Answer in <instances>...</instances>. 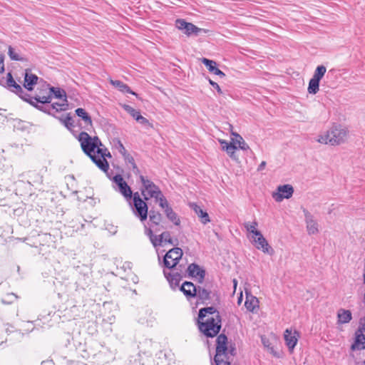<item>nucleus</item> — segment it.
Here are the masks:
<instances>
[{
  "instance_id": "nucleus-1",
  "label": "nucleus",
  "mask_w": 365,
  "mask_h": 365,
  "mask_svg": "<svg viewBox=\"0 0 365 365\" xmlns=\"http://www.w3.org/2000/svg\"><path fill=\"white\" fill-rule=\"evenodd\" d=\"M78 141L86 155L104 173H108L109 164L106 158H111L108 150L102 144L98 137H91L86 132H81L78 135Z\"/></svg>"
},
{
  "instance_id": "nucleus-2",
  "label": "nucleus",
  "mask_w": 365,
  "mask_h": 365,
  "mask_svg": "<svg viewBox=\"0 0 365 365\" xmlns=\"http://www.w3.org/2000/svg\"><path fill=\"white\" fill-rule=\"evenodd\" d=\"M349 131L344 126L334 123L331 127L319 134L315 140L321 144L330 145L332 146L344 143L347 137Z\"/></svg>"
},
{
  "instance_id": "nucleus-3",
  "label": "nucleus",
  "mask_w": 365,
  "mask_h": 365,
  "mask_svg": "<svg viewBox=\"0 0 365 365\" xmlns=\"http://www.w3.org/2000/svg\"><path fill=\"white\" fill-rule=\"evenodd\" d=\"M234 349L227 346V338L224 334H220L216 339V354L214 361L216 365H230Z\"/></svg>"
},
{
  "instance_id": "nucleus-4",
  "label": "nucleus",
  "mask_w": 365,
  "mask_h": 365,
  "mask_svg": "<svg viewBox=\"0 0 365 365\" xmlns=\"http://www.w3.org/2000/svg\"><path fill=\"white\" fill-rule=\"evenodd\" d=\"M138 175L143 185L141 192L145 200L154 198L156 202L160 203L161 200L166 199L158 185L145 176L140 174Z\"/></svg>"
},
{
  "instance_id": "nucleus-5",
  "label": "nucleus",
  "mask_w": 365,
  "mask_h": 365,
  "mask_svg": "<svg viewBox=\"0 0 365 365\" xmlns=\"http://www.w3.org/2000/svg\"><path fill=\"white\" fill-rule=\"evenodd\" d=\"M199 329L207 337L216 336L221 329V319L206 318L200 320L198 318Z\"/></svg>"
},
{
  "instance_id": "nucleus-6",
  "label": "nucleus",
  "mask_w": 365,
  "mask_h": 365,
  "mask_svg": "<svg viewBox=\"0 0 365 365\" xmlns=\"http://www.w3.org/2000/svg\"><path fill=\"white\" fill-rule=\"evenodd\" d=\"M133 205L132 210L133 215L138 217L140 222H143L148 218V207L146 202L141 199L138 192H135L133 197Z\"/></svg>"
},
{
  "instance_id": "nucleus-7",
  "label": "nucleus",
  "mask_w": 365,
  "mask_h": 365,
  "mask_svg": "<svg viewBox=\"0 0 365 365\" xmlns=\"http://www.w3.org/2000/svg\"><path fill=\"white\" fill-rule=\"evenodd\" d=\"M182 256V250L179 247L170 250L165 255L163 265L170 269L174 268Z\"/></svg>"
},
{
  "instance_id": "nucleus-8",
  "label": "nucleus",
  "mask_w": 365,
  "mask_h": 365,
  "mask_svg": "<svg viewBox=\"0 0 365 365\" xmlns=\"http://www.w3.org/2000/svg\"><path fill=\"white\" fill-rule=\"evenodd\" d=\"M5 83V86L9 90L17 94L21 98L24 99V101H28L27 97H29V96L27 93H24L21 86L14 81L11 73H7Z\"/></svg>"
},
{
  "instance_id": "nucleus-9",
  "label": "nucleus",
  "mask_w": 365,
  "mask_h": 365,
  "mask_svg": "<svg viewBox=\"0 0 365 365\" xmlns=\"http://www.w3.org/2000/svg\"><path fill=\"white\" fill-rule=\"evenodd\" d=\"M294 193V188L291 185L287 184L279 185L277 188V192H273L272 197L277 202H281L284 199H289Z\"/></svg>"
},
{
  "instance_id": "nucleus-10",
  "label": "nucleus",
  "mask_w": 365,
  "mask_h": 365,
  "mask_svg": "<svg viewBox=\"0 0 365 365\" xmlns=\"http://www.w3.org/2000/svg\"><path fill=\"white\" fill-rule=\"evenodd\" d=\"M303 212L307 233L309 235L317 234L319 232V224L314 215L306 209H303Z\"/></svg>"
},
{
  "instance_id": "nucleus-11",
  "label": "nucleus",
  "mask_w": 365,
  "mask_h": 365,
  "mask_svg": "<svg viewBox=\"0 0 365 365\" xmlns=\"http://www.w3.org/2000/svg\"><path fill=\"white\" fill-rule=\"evenodd\" d=\"M113 182L118 186V191L124 196L126 200H130L132 198V190L120 175H116L113 178Z\"/></svg>"
},
{
  "instance_id": "nucleus-12",
  "label": "nucleus",
  "mask_w": 365,
  "mask_h": 365,
  "mask_svg": "<svg viewBox=\"0 0 365 365\" xmlns=\"http://www.w3.org/2000/svg\"><path fill=\"white\" fill-rule=\"evenodd\" d=\"M175 26L179 30H184V32L187 36H190L192 34L197 35L198 33L202 31L201 29L197 27L193 24L188 23L181 19L176 20Z\"/></svg>"
},
{
  "instance_id": "nucleus-13",
  "label": "nucleus",
  "mask_w": 365,
  "mask_h": 365,
  "mask_svg": "<svg viewBox=\"0 0 365 365\" xmlns=\"http://www.w3.org/2000/svg\"><path fill=\"white\" fill-rule=\"evenodd\" d=\"M252 239L253 243L257 250H262L264 253L269 255L273 254V249L269 246L261 232L256 236H252Z\"/></svg>"
},
{
  "instance_id": "nucleus-14",
  "label": "nucleus",
  "mask_w": 365,
  "mask_h": 365,
  "mask_svg": "<svg viewBox=\"0 0 365 365\" xmlns=\"http://www.w3.org/2000/svg\"><path fill=\"white\" fill-rule=\"evenodd\" d=\"M299 334L296 330L287 329L284 333V339L285 344L287 346L289 350L292 351L297 345Z\"/></svg>"
},
{
  "instance_id": "nucleus-15",
  "label": "nucleus",
  "mask_w": 365,
  "mask_h": 365,
  "mask_svg": "<svg viewBox=\"0 0 365 365\" xmlns=\"http://www.w3.org/2000/svg\"><path fill=\"white\" fill-rule=\"evenodd\" d=\"M159 206L164 210L167 217L173 222L175 225H179L180 223V218L177 214L173 211L172 207L169 205L167 199L161 200Z\"/></svg>"
},
{
  "instance_id": "nucleus-16",
  "label": "nucleus",
  "mask_w": 365,
  "mask_h": 365,
  "mask_svg": "<svg viewBox=\"0 0 365 365\" xmlns=\"http://www.w3.org/2000/svg\"><path fill=\"white\" fill-rule=\"evenodd\" d=\"M189 276L195 277L200 282H202L205 278V272L200 267L195 263L190 264L187 267Z\"/></svg>"
},
{
  "instance_id": "nucleus-17",
  "label": "nucleus",
  "mask_w": 365,
  "mask_h": 365,
  "mask_svg": "<svg viewBox=\"0 0 365 365\" xmlns=\"http://www.w3.org/2000/svg\"><path fill=\"white\" fill-rule=\"evenodd\" d=\"M198 318L203 320L206 318L221 319L219 312L213 307L202 308L199 311Z\"/></svg>"
},
{
  "instance_id": "nucleus-18",
  "label": "nucleus",
  "mask_w": 365,
  "mask_h": 365,
  "mask_svg": "<svg viewBox=\"0 0 365 365\" xmlns=\"http://www.w3.org/2000/svg\"><path fill=\"white\" fill-rule=\"evenodd\" d=\"M155 241L154 247L164 246L167 243L173 245V241L171 237L170 233L168 231L163 232L160 235H157V237H153Z\"/></svg>"
},
{
  "instance_id": "nucleus-19",
  "label": "nucleus",
  "mask_w": 365,
  "mask_h": 365,
  "mask_svg": "<svg viewBox=\"0 0 365 365\" xmlns=\"http://www.w3.org/2000/svg\"><path fill=\"white\" fill-rule=\"evenodd\" d=\"M155 318L153 314V312L150 309H143L139 312L138 322L142 324H151Z\"/></svg>"
},
{
  "instance_id": "nucleus-20",
  "label": "nucleus",
  "mask_w": 365,
  "mask_h": 365,
  "mask_svg": "<svg viewBox=\"0 0 365 365\" xmlns=\"http://www.w3.org/2000/svg\"><path fill=\"white\" fill-rule=\"evenodd\" d=\"M197 289V287L190 282H185L180 288L187 299L196 297Z\"/></svg>"
},
{
  "instance_id": "nucleus-21",
  "label": "nucleus",
  "mask_w": 365,
  "mask_h": 365,
  "mask_svg": "<svg viewBox=\"0 0 365 365\" xmlns=\"http://www.w3.org/2000/svg\"><path fill=\"white\" fill-rule=\"evenodd\" d=\"M163 274L168 281L171 289H175L179 286L181 275L178 272L171 273V272L166 270H163Z\"/></svg>"
},
{
  "instance_id": "nucleus-22",
  "label": "nucleus",
  "mask_w": 365,
  "mask_h": 365,
  "mask_svg": "<svg viewBox=\"0 0 365 365\" xmlns=\"http://www.w3.org/2000/svg\"><path fill=\"white\" fill-rule=\"evenodd\" d=\"M37 81V76L33 74L31 71L26 70L24 83L25 88L30 91H32L34 89V86L36 84Z\"/></svg>"
},
{
  "instance_id": "nucleus-23",
  "label": "nucleus",
  "mask_w": 365,
  "mask_h": 365,
  "mask_svg": "<svg viewBox=\"0 0 365 365\" xmlns=\"http://www.w3.org/2000/svg\"><path fill=\"white\" fill-rule=\"evenodd\" d=\"M202 63L207 67V68L209 70L210 72H211L217 76H219L221 78H223L225 76V74L221 70H220L218 68H217V66H216L217 63L215 61H214L212 60L207 59L206 58H202Z\"/></svg>"
},
{
  "instance_id": "nucleus-24",
  "label": "nucleus",
  "mask_w": 365,
  "mask_h": 365,
  "mask_svg": "<svg viewBox=\"0 0 365 365\" xmlns=\"http://www.w3.org/2000/svg\"><path fill=\"white\" fill-rule=\"evenodd\" d=\"M352 349H365V336L362 329H358L355 333V341L351 346Z\"/></svg>"
},
{
  "instance_id": "nucleus-25",
  "label": "nucleus",
  "mask_w": 365,
  "mask_h": 365,
  "mask_svg": "<svg viewBox=\"0 0 365 365\" xmlns=\"http://www.w3.org/2000/svg\"><path fill=\"white\" fill-rule=\"evenodd\" d=\"M51 101V97L50 96H42V97H35V98H30L26 101L27 102H29V103L34 107L37 108L38 109L46 112V110L43 109L42 106H38L37 103H41L42 104L48 103Z\"/></svg>"
},
{
  "instance_id": "nucleus-26",
  "label": "nucleus",
  "mask_w": 365,
  "mask_h": 365,
  "mask_svg": "<svg viewBox=\"0 0 365 365\" xmlns=\"http://www.w3.org/2000/svg\"><path fill=\"white\" fill-rule=\"evenodd\" d=\"M190 206L195 211V214L200 218V221L202 224H207L210 221L207 212L204 211L201 207L195 203H191Z\"/></svg>"
},
{
  "instance_id": "nucleus-27",
  "label": "nucleus",
  "mask_w": 365,
  "mask_h": 365,
  "mask_svg": "<svg viewBox=\"0 0 365 365\" xmlns=\"http://www.w3.org/2000/svg\"><path fill=\"white\" fill-rule=\"evenodd\" d=\"M121 155L123 157L125 163L133 170V173L135 175H140V170L137 167L133 156L128 153L127 150L125 152V154H122Z\"/></svg>"
},
{
  "instance_id": "nucleus-28",
  "label": "nucleus",
  "mask_w": 365,
  "mask_h": 365,
  "mask_svg": "<svg viewBox=\"0 0 365 365\" xmlns=\"http://www.w3.org/2000/svg\"><path fill=\"white\" fill-rule=\"evenodd\" d=\"M110 83L122 93H128L136 96V93L132 91L128 85L120 81L110 79Z\"/></svg>"
},
{
  "instance_id": "nucleus-29",
  "label": "nucleus",
  "mask_w": 365,
  "mask_h": 365,
  "mask_svg": "<svg viewBox=\"0 0 365 365\" xmlns=\"http://www.w3.org/2000/svg\"><path fill=\"white\" fill-rule=\"evenodd\" d=\"M338 323L346 324L349 323L351 319V312L349 310L341 309L337 314Z\"/></svg>"
},
{
  "instance_id": "nucleus-30",
  "label": "nucleus",
  "mask_w": 365,
  "mask_h": 365,
  "mask_svg": "<svg viewBox=\"0 0 365 365\" xmlns=\"http://www.w3.org/2000/svg\"><path fill=\"white\" fill-rule=\"evenodd\" d=\"M258 304L259 302L257 297L247 294L245 306L248 311L254 312L255 308L258 307Z\"/></svg>"
},
{
  "instance_id": "nucleus-31",
  "label": "nucleus",
  "mask_w": 365,
  "mask_h": 365,
  "mask_svg": "<svg viewBox=\"0 0 365 365\" xmlns=\"http://www.w3.org/2000/svg\"><path fill=\"white\" fill-rule=\"evenodd\" d=\"M75 112L78 117L82 118L86 125H92L91 118L83 108H78L75 110Z\"/></svg>"
},
{
  "instance_id": "nucleus-32",
  "label": "nucleus",
  "mask_w": 365,
  "mask_h": 365,
  "mask_svg": "<svg viewBox=\"0 0 365 365\" xmlns=\"http://www.w3.org/2000/svg\"><path fill=\"white\" fill-rule=\"evenodd\" d=\"M257 226L258 223L256 220H254L252 222H245L244 223V227L246 229V230L248 232L253 234L254 236H256L257 235L260 233V232L257 229Z\"/></svg>"
},
{
  "instance_id": "nucleus-33",
  "label": "nucleus",
  "mask_w": 365,
  "mask_h": 365,
  "mask_svg": "<svg viewBox=\"0 0 365 365\" xmlns=\"http://www.w3.org/2000/svg\"><path fill=\"white\" fill-rule=\"evenodd\" d=\"M8 55L11 60L12 61H24L25 58L22 55H21L14 48L9 46L8 48Z\"/></svg>"
},
{
  "instance_id": "nucleus-34",
  "label": "nucleus",
  "mask_w": 365,
  "mask_h": 365,
  "mask_svg": "<svg viewBox=\"0 0 365 365\" xmlns=\"http://www.w3.org/2000/svg\"><path fill=\"white\" fill-rule=\"evenodd\" d=\"M326 71H327V68L324 66H323V65L318 66L314 71L312 78L320 81L321 79L324 76Z\"/></svg>"
},
{
  "instance_id": "nucleus-35",
  "label": "nucleus",
  "mask_w": 365,
  "mask_h": 365,
  "mask_svg": "<svg viewBox=\"0 0 365 365\" xmlns=\"http://www.w3.org/2000/svg\"><path fill=\"white\" fill-rule=\"evenodd\" d=\"M319 82L317 80L311 78L309 82L308 92L311 94H316L319 90Z\"/></svg>"
},
{
  "instance_id": "nucleus-36",
  "label": "nucleus",
  "mask_w": 365,
  "mask_h": 365,
  "mask_svg": "<svg viewBox=\"0 0 365 365\" xmlns=\"http://www.w3.org/2000/svg\"><path fill=\"white\" fill-rule=\"evenodd\" d=\"M50 91L51 93H53L54 96L56 98H58L63 101H67L66 94L63 90L58 88L51 87L50 88Z\"/></svg>"
},
{
  "instance_id": "nucleus-37",
  "label": "nucleus",
  "mask_w": 365,
  "mask_h": 365,
  "mask_svg": "<svg viewBox=\"0 0 365 365\" xmlns=\"http://www.w3.org/2000/svg\"><path fill=\"white\" fill-rule=\"evenodd\" d=\"M113 148L116 150L120 155L125 154V148L119 138H114L112 141Z\"/></svg>"
},
{
  "instance_id": "nucleus-38",
  "label": "nucleus",
  "mask_w": 365,
  "mask_h": 365,
  "mask_svg": "<svg viewBox=\"0 0 365 365\" xmlns=\"http://www.w3.org/2000/svg\"><path fill=\"white\" fill-rule=\"evenodd\" d=\"M210 291L205 289V288H202L200 287H197L196 297H197L199 298V299H200L202 301L208 300L210 299Z\"/></svg>"
},
{
  "instance_id": "nucleus-39",
  "label": "nucleus",
  "mask_w": 365,
  "mask_h": 365,
  "mask_svg": "<svg viewBox=\"0 0 365 365\" xmlns=\"http://www.w3.org/2000/svg\"><path fill=\"white\" fill-rule=\"evenodd\" d=\"M149 218H150V222L153 224H155L157 225H159L160 222H161L162 215H161V214H160L158 212L150 210V213H149Z\"/></svg>"
},
{
  "instance_id": "nucleus-40",
  "label": "nucleus",
  "mask_w": 365,
  "mask_h": 365,
  "mask_svg": "<svg viewBox=\"0 0 365 365\" xmlns=\"http://www.w3.org/2000/svg\"><path fill=\"white\" fill-rule=\"evenodd\" d=\"M51 107L53 109H55L56 111H62L68 109V105L67 101H61V103H53L51 104Z\"/></svg>"
},
{
  "instance_id": "nucleus-41",
  "label": "nucleus",
  "mask_w": 365,
  "mask_h": 365,
  "mask_svg": "<svg viewBox=\"0 0 365 365\" xmlns=\"http://www.w3.org/2000/svg\"><path fill=\"white\" fill-rule=\"evenodd\" d=\"M60 120L69 130L74 127V121L69 114H68L64 118H60Z\"/></svg>"
},
{
  "instance_id": "nucleus-42",
  "label": "nucleus",
  "mask_w": 365,
  "mask_h": 365,
  "mask_svg": "<svg viewBox=\"0 0 365 365\" xmlns=\"http://www.w3.org/2000/svg\"><path fill=\"white\" fill-rule=\"evenodd\" d=\"M234 135L237 138L236 143H238L240 149L244 150L249 149L248 145L245 142L243 138L240 135H238V134H234Z\"/></svg>"
},
{
  "instance_id": "nucleus-43",
  "label": "nucleus",
  "mask_w": 365,
  "mask_h": 365,
  "mask_svg": "<svg viewBox=\"0 0 365 365\" xmlns=\"http://www.w3.org/2000/svg\"><path fill=\"white\" fill-rule=\"evenodd\" d=\"M124 110L128 113L132 117H133L135 119H136V115H138L140 114V112L136 110L135 108L131 107L129 105H123Z\"/></svg>"
},
{
  "instance_id": "nucleus-44",
  "label": "nucleus",
  "mask_w": 365,
  "mask_h": 365,
  "mask_svg": "<svg viewBox=\"0 0 365 365\" xmlns=\"http://www.w3.org/2000/svg\"><path fill=\"white\" fill-rule=\"evenodd\" d=\"M237 149V147L235 145H230V148L225 150L227 153L229 155V156L232 159H236L235 156V150Z\"/></svg>"
},
{
  "instance_id": "nucleus-45",
  "label": "nucleus",
  "mask_w": 365,
  "mask_h": 365,
  "mask_svg": "<svg viewBox=\"0 0 365 365\" xmlns=\"http://www.w3.org/2000/svg\"><path fill=\"white\" fill-rule=\"evenodd\" d=\"M138 123H140V124L142 125H148L149 124V121L148 119H146L145 118H144L143 116H142L140 115V113L138 115H136V119H135Z\"/></svg>"
},
{
  "instance_id": "nucleus-46",
  "label": "nucleus",
  "mask_w": 365,
  "mask_h": 365,
  "mask_svg": "<svg viewBox=\"0 0 365 365\" xmlns=\"http://www.w3.org/2000/svg\"><path fill=\"white\" fill-rule=\"evenodd\" d=\"M219 142L222 145V149L225 151L227 150L230 148V145H233L232 143H229L225 140H220Z\"/></svg>"
},
{
  "instance_id": "nucleus-47",
  "label": "nucleus",
  "mask_w": 365,
  "mask_h": 365,
  "mask_svg": "<svg viewBox=\"0 0 365 365\" xmlns=\"http://www.w3.org/2000/svg\"><path fill=\"white\" fill-rule=\"evenodd\" d=\"M219 142L222 145V149L225 151L227 150L230 148V145H233L232 143H229L225 140H220Z\"/></svg>"
},
{
  "instance_id": "nucleus-48",
  "label": "nucleus",
  "mask_w": 365,
  "mask_h": 365,
  "mask_svg": "<svg viewBox=\"0 0 365 365\" xmlns=\"http://www.w3.org/2000/svg\"><path fill=\"white\" fill-rule=\"evenodd\" d=\"M146 235L149 237L152 245H154L155 241L153 237H157V235H153V231L150 229L146 230Z\"/></svg>"
},
{
  "instance_id": "nucleus-49",
  "label": "nucleus",
  "mask_w": 365,
  "mask_h": 365,
  "mask_svg": "<svg viewBox=\"0 0 365 365\" xmlns=\"http://www.w3.org/2000/svg\"><path fill=\"white\" fill-rule=\"evenodd\" d=\"M209 83H210V85H211L214 88H215V89L217 90V93H220V94H222V90H221V88H220V86H219L217 83L214 82V81H212L211 79H209Z\"/></svg>"
},
{
  "instance_id": "nucleus-50",
  "label": "nucleus",
  "mask_w": 365,
  "mask_h": 365,
  "mask_svg": "<svg viewBox=\"0 0 365 365\" xmlns=\"http://www.w3.org/2000/svg\"><path fill=\"white\" fill-rule=\"evenodd\" d=\"M7 297L9 298V301H7V300H6L5 299H2V302H3L4 304H6V303H10V302H11L14 299H16L17 298V297H16L14 294H13V293L9 294L7 295Z\"/></svg>"
},
{
  "instance_id": "nucleus-51",
  "label": "nucleus",
  "mask_w": 365,
  "mask_h": 365,
  "mask_svg": "<svg viewBox=\"0 0 365 365\" xmlns=\"http://www.w3.org/2000/svg\"><path fill=\"white\" fill-rule=\"evenodd\" d=\"M4 56L1 53H0V72L1 73L4 71Z\"/></svg>"
},
{
  "instance_id": "nucleus-52",
  "label": "nucleus",
  "mask_w": 365,
  "mask_h": 365,
  "mask_svg": "<svg viewBox=\"0 0 365 365\" xmlns=\"http://www.w3.org/2000/svg\"><path fill=\"white\" fill-rule=\"evenodd\" d=\"M268 350L270 351L271 354H272L274 356L279 357V354L274 350V349L272 346H269L268 348Z\"/></svg>"
},
{
  "instance_id": "nucleus-53",
  "label": "nucleus",
  "mask_w": 365,
  "mask_h": 365,
  "mask_svg": "<svg viewBox=\"0 0 365 365\" xmlns=\"http://www.w3.org/2000/svg\"><path fill=\"white\" fill-rule=\"evenodd\" d=\"M262 342L265 347H267V349L270 346L269 342L266 339V338L262 337Z\"/></svg>"
},
{
  "instance_id": "nucleus-54",
  "label": "nucleus",
  "mask_w": 365,
  "mask_h": 365,
  "mask_svg": "<svg viewBox=\"0 0 365 365\" xmlns=\"http://www.w3.org/2000/svg\"><path fill=\"white\" fill-rule=\"evenodd\" d=\"M265 166H266V162L265 161H262L259 164V167L257 168V170H259V171L262 170L265 168Z\"/></svg>"
},
{
  "instance_id": "nucleus-55",
  "label": "nucleus",
  "mask_w": 365,
  "mask_h": 365,
  "mask_svg": "<svg viewBox=\"0 0 365 365\" xmlns=\"http://www.w3.org/2000/svg\"><path fill=\"white\" fill-rule=\"evenodd\" d=\"M233 284H234V288L235 289L236 287H237V281L235 279H233Z\"/></svg>"
},
{
  "instance_id": "nucleus-56",
  "label": "nucleus",
  "mask_w": 365,
  "mask_h": 365,
  "mask_svg": "<svg viewBox=\"0 0 365 365\" xmlns=\"http://www.w3.org/2000/svg\"><path fill=\"white\" fill-rule=\"evenodd\" d=\"M16 335L18 336H23V334H21V332L19 331H16Z\"/></svg>"
},
{
  "instance_id": "nucleus-57",
  "label": "nucleus",
  "mask_w": 365,
  "mask_h": 365,
  "mask_svg": "<svg viewBox=\"0 0 365 365\" xmlns=\"http://www.w3.org/2000/svg\"><path fill=\"white\" fill-rule=\"evenodd\" d=\"M242 295L241 294L240 298L238 299V303L240 304L242 301Z\"/></svg>"
},
{
  "instance_id": "nucleus-58",
  "label": "nucleus",
  "mask_w": 365,
  "mask_h": 365,
  "mask_svg": "<svg viewBox=\"0 0 365 365\" xmlns=\"http://www.w3.org/2000/svg\"><path fill=\"white\" fill-rule=\"evenodd\" d=\"M364 283L365 284V274H364Z\"/></svg>"
},
{
  "instance_id": "nucleus-59",
  "label": "nucleus",
  "mask_w": 365,
  "mask_h": 365,
  "mask_svg": "<svg viewBox=\"0 0 365 365\" xmlns=\"http://www.w3.org/2000/svg\"><path fill=\"white\" fill-rule=\"evenodd\" d=\"M363 365H365V361L363 362Z\"/></svg>"
}]
</instances>
